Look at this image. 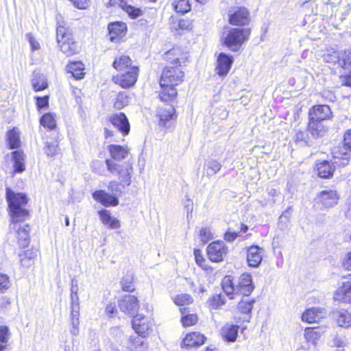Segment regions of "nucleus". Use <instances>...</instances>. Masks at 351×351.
Wrapping results in <instances>:
<instances>
[{"mask_svg":"<svg viewBox=\"0 0 351 351\" xmlns=\"http://www.w3.org/2000/svg\"><path fill=\"white\" fill-rule=\"evenodd\" d=\"M255 300L250 298H243L237 305V309L241 314H245L250 317Z\"/></svg>","mask_w":351,"mask_h":351,"instance_id":"34","label":"nucleus"},{"mask_svg":"<svg viewBox=\"0 0 351 351\" xmlns=\"http://www.w3.org/2000/svg\"><path fill=\"white\" fill-rule=\"evenodd\" d=\"M341 82L345 86H351V74L350 75L343 77L341 78Z\"/></svg>","mask_w":351,"mask_h":351,"instance_id":"64","label":"nucleus"},{"mask_svg":"<svg viewBox=\"0 0 351 351\" xmlns=\"http://www.w3.org/2000/svg\"><path fill=\"white\" fill-rule=\"evenodd\" d=\"M344 145L351 150V129L348 130L344 134Z\"/></svg>","mask_w":351,"mask_h":351,"instance_id":"61","label":"nucleus"},{"mask_svg":"<svg viewBox=\"0 0 351 351\" xmlns=\"http://www.w3.org/2000/svg\"><path fill=\"white\" fill-rule=\"evenodd\" d=\"M341 267L348 271H351V252L347 253L341 261ZM351 278V273L348 274Z\"/></svg>","mask_w":351,"mask_h":351,"instance_id":"53","label":"nucleus"},{"mask_svg":"<svg viewBox=\"0 0 351 351\" xmlns=\"http://www.w3.org/2000/svg\"><path fill=\"white\" fill-rule=\"evenodd\" d=\"M73 5L78 9H86L89 0H70Z\"/></svg>","mask_w":351,"mask_h":351,"instance_id":"59","label":"nucleus"},{"mask_svg":"<svg viewBox=\"0 0 351 351\" xmlns=\"http://www.w3.org/2000/svg\"><path fill=\"white\" fill-rule=\"evenodd\" d=\"M112 66L119 72H123L132 68H138L132 65V61L128 56L121 55L116 57Z\"/></svg>","mask_w":351,"mask_h":351,"instance_id":"25","label":"nucleus"},{"mask_svg":"<svg viewBox=\"0 0 351 351\" xmlns=\"http://www.w3.org/2000/svg\"><path fill=\"white\" fill-rule=\"evenodd\" d=\"M11 304V300L7 296L1 298L0 300V308H7Z\"/></svg>","mask_w":351,"mask_h":351,"instance_id":"63","label":"nucleus"},{"mask_svg":"<svg viewBox=\"0 0 351 351\" xmlns=\"http://www.w3.org/2000/svg\"><path fill=\"white\" fill-rule=\"evenodd\" d=\"M326 315V311L324 308L313 307L307 309L302 315V319L308 323L318 322Z\"/></svg>","mask_w":351,"mask_h":351,"instance_id":"19","label":"nucleus"},{"mask_svg":"<svg viewBox=\"0 0 351 351\" xmlns=\"http://www.w3.org/2000/svg\"><path fill=\"white\" fill-rule=\"evenodd\" d=\"M263 258V250L256 245L251 246L247 250V260L248 265L252 267H258Z\"/></svg>","mask_w":351,"mask_h":351,"instance_id":"23","label":"nucleus"},{"mask_svg":"<svg viewBox=\"0 0 351 351\" xmlns=\"http://www.w3.org/2000/svg\"><path fill=\"white\" fill-rule=\"evenodd\" d=\"M341 66L347 68L348 66H351V52L350 51H345L341 56Z\"/></svg>","mask_w":351,"mask_h":351,"instance_id":"55","label":"nucleus"},{"mask_svg":"<svg viewBox=\"0 0 351 351\" xmlns=\"http://www.w3.org/2000/svg\"><path fill=\"white\" fill-rule=\"evenodd\" d=\"M173 302L176 305L184 306L193 303V300L189 294H179L173 298Z\"/></svg>","mask_w":351,"mask_h":351,"instance_id":"44","label":"nucleus"},{"mask_svg":"<svg viewBox=\"0 0 351 351\" xmlns=\"http://www.w3.org/2000/svg\"><path fill=\"white\" fill-rule=\"evenodd\" d=\"M128 348L130 351H147V344L138 337H131Z\"/></svg>","mask_w":351,"mask_h":351,"instance_id":"36","label":"nucleus"},{"mask_svg":"<svg viewBox=\"0 0 351 351\" xmlns=\"http://www.w3.org/2000/svg\"><path fill=\"white\" fill-rule=\"evenodd\" d=\"M93 197L97 202L106 207L116 206L119 204V199L114 195L106 193L104 190L95 191L93 193Z\"/></svg>","mask_w":351,"mask_h":351,"instance_id":"17","label":"nucleus"},{"mask_svg":"<svg viewBox=\"0 0 351 351\" xmlns=\"http://www.w3.org/2000/svg\"><path fill=\"white\" fill-rule=\"evenodd\" d=\"M308 130L311 135L315 138L322 136L324 132V128L321 121L311 118L308 123Z\"/></svg>","mask_w":351,"mask_h":351,"instance_id":"38","label":"nucleus"},{"mask_svg":"<svg viewBox=\"0 0 351 351\" xmlns=\"http://www.w3.org/2000/svg\"><path fill=\"white\" fill-rule=\"evenodd\" d=\"M132 327L138 335L146 337L151 329L152 323L149 317L138 314L133 318Z\"/></svg>","mask_w":351,"mask_h":351,"instance_id":"12","label":"nucleus"},{"mask_svg":"<svg viewBox=\"0 0 351 351\" xmlns=\"http://www.w3.org/2000/svg\"><path fill=\"white\" fill-rule=\"evenodd\" d=\"M206 337L197 332H193L186 335L182 341V345L185 348H192L199 346L204 343Z\"/></svg>","mask_w":351,"mask_h":351,"instance_id":"24","label":"nucleus"},{"mask_svg":"<svg viewBox=\"0 0 351 351\" xmlns=\"http://www.w3.org/2000/svg\"><path fill=\"white\" fill-rule=\"evenodd\" d=\"M225 303V298L221 294L215 295L210 299V305L212 308H219L224 305Z\"/></svg>","mask_w":351,"mask_h":351,"instance_id":"46","label":"nucleus"},{"mask_svg":"<svg viewBox=\"0 0 351 351\" xmlns=\"http://www.w3.org/2000/svg\"><path fill=\"white\" fill-rule=\"evenodd\" d=\"M111 123L120 131L123 135H128L130 130V125L125 114L119 112L110 117Z\"/></svg>","mask_w":351,"mask_h":351,"instance_id":"16","label":"nucleus"},{"mask_svg":"<svg viewBox=\"0 0 351 351\" xmlns=\"http://www.w3.org/2000/svg\"><path fill=\"white\" fill-rule=\"evenodd\" d=\"M119 307L121 311L133 315L138 309V300L134 295H125L119 301Z\"/></svg>","mask_w":351,"mask_h":351,"instance_id":"14","label":"nucleus"},{"mask_svg":"<svg viewBox=\"0 0 351 351\" xmlns=\"http://www.w3.org/2000/svg\"><path fill=\"white\" fill-rule=\"evenodd\" d=\"M240 232L228 231L224 234V239L227 241H233L237 237H240Z\"/></svg>","mask_w":351,"mask_h":351,"instance_id":"60","label":"nucleus"},{"mask_svg":"<svg viewBox=\"0 0 351 351\" xmlns=\"http://www.w3.org/2000/svg\"><path fill=\"white\" fill-rule=\"evenodd\" d=\"M122 9L132 19H136L143 14V11L141 9L128 5L126 3H125Z\"/></svg>","mask_w":351,"mask_h":351,"instance_id":"45","label":"nucleus"},{"mask_svg":"<svg viewBox=\"0 0 351 351\" xmlns=\"http://www.w3.org/2000/svg\"><path fill=\"white\" fill-rule=\"evenodd\" d=\"M239 326L227 324L221 330L223 338L227 341L234 342L238 335Z\"/></svg>","mask_w":351,"mask_h":351,"instance_id":"29","label":"nucleus"},{"mask_svg":"<svg viewBox=\"0 0 351 351\" xmlns=\"http://www.w3.org/2000/svg\"><path fill=\"white\" fill-rule=\"evenodd\" d=\"M105 164L108 172L118 178V181H110L108 189L112 192L122 193L121 188L129 186L132 183V176L134 173L132 163L129 162L119 163L110 159H106Z\"/></svg>","mask_w":351,"mask_h":351,"instance_id":"2","label":"nucleus"},{"mask_svg":"<svg viewBox=\"0 0 351 351\" xmlns=\"http://www.w3.org/2000/svg\"><path fill=\"white\" fill-rule=\"evenodd\" d=\"M107 150L111 157L110 159L115 162L125 159L130 153V149L127 146L115 144L109 145L107 147Z\"/></svg>","mask_w":351,"mask_h":351,"instance_id":"18","label":"nucleus"},{"mask_svg":"<svg viewBox=\"0 0 351 351\" xmlns=\"http://www.w3.org/2000/svg\"><path fill=\"white\" fill-rule=\"evenodd\" d=\"M36 100V106L39 110L49 106V96L35 97Z\"/></svg>","mask_w":351,"mask_h":351,"instance_id":"54","label":"nucleus"},{"mask_svg":"<svg viewBox=\"0 0 351 351\" xmlns=\"http://www.w3.org/2000/svg\"><path fill=\"white\" fill-rule=\"evenodd\" d=\"M20 134V130L16 128L8 131L6 138L10 149H17L21 146Z\"/></svg>","mask_w":351,"mask_h":351,"instance_id":"31","label":"nucleus"},{"mask_svg":"<svg viewBox=\"0 0 351 351\" xmlns=\"http://www.w3.org/2000/svg\"><path fill=\"white\" fill-rule=\"evenodd\" d=\"M228 248L223 241H214L210 243L206 249L208 258L215 263L223 260L228 253Z\"/></svg>","mask_w":351,"mask_h":351,"instance_id":"9","label":"nucleus"},{"mask_svg":"<svg viewBox=\"0 0 351 351\" xmlns=\"http://www.w3.org/2000/svg\"><path fill=\"white\" fill-rule=\"evenodd\" d=\"M12 283L8 275L0 274V293L6 292L10 287Z\"/></svg>","mask_w":351,"mask_h":351,"instance_id":"47","label":"nucleus"},{"mask_svg":"<svg viewBox=\"0 0 351 351\" xmlns=\"http://www.w3.org/2000/svg\"><path fill=\"white\" fill-rule=\"evenodd\" d=\"M71 307H72V316H74L73 311L75 308V305L78 306L79 304V297L77 294L71 293Z\"/></svg>","mask_w":351,"mask_h":351,"instance_id":"62","label":"nucleus"},{"mask_svg":"<svg viewBox=\"0 0 351 351\" xmlns=\"http://www.w3.org/2000/svg\"><path fill=\"white\" fill-rule=\"evenodd\" d=\"M10 332L9 328L6 326H0V346H6Z\"/></svg>","mask_w":351,"mask_h":351,"instance_id":"49","label":"nucleus"},{"mask_svg":"<svg viewBox=\"0 0 351 351\" xmlns=\"http://www.w3.org/2000/svg\"><path fill=\"white\" fill-rule=\"evenodd\" d=\"M68 73H71L72 76L76 80L82 79L84 75V66L82 62H72L66 66Z\"/></svg>","mask_w":351,"mask_h":351,"instance_id":"30","label":"nucleus"},{"mask_svg":"<svg viewBox=\"0 0 351 351\" xmlns=\"http://www.w3.org/2000/svg\"><path fill=\"white\" fill-rule=\"evenodd\" d=\"M157 115L159 118L158 124L161 127L168 128L176 119V110L170 105H164L158 108Z\"/></svg>","mask_w":351,"mask_h":351,"instance_id":"11","label":"nucleus"},{"mask_svg":"<svg viewBox=\"0 0 351 351\" xmlns=\"http://www.w3.org/2000/svg\"><path fill=\"white\" fill-rule=\"evenodd\" d=\"M233 63V58L230 55H227L225 53H220L217 57V66L215 71L220 76L226 75Z\"/></svg>","mask_w":351,"mask_h":351,"instance_id":"15","label":"nucleus"},{"mask_svg":"<svg viewBox=\"0 0 351 351\" xmlns=\"http://www.w3.org/2000/svg\"><path fill=\"white\" fill-rule=\"evenodd\" d=\"M334 318L341 327L348 328L351 325V315L346 311H339L333 313Z\"/></svg>","mask_w":351,"mask_h":351,"instance_id":"35","label":"nucleus"},{"mask_svg":"<svg viewBox=\"0 0 351 351\" xmlns=\"http://www.w3.org/2000/svg\"><path fill=\"white\" fill-rule=\"evenodd\" d=\"M199 238L203 244L213 239V233L209 228H202L199 231Z\"/></svg>","mask_w":351,"mask_h":351,"instance_id":"51","label":"nucleus"},{"mask_svg":"<svg viewBox=\"0 0 351 351\" xmlns=\"http://www.w3.org/2000/svg\"><path fill=\"white\" fill-rule=\"evenodd\" d=\"M339 196L335 191L325 190L320 192L315 199V205L321 209L330 208L338 202Z\"/></svg>","mask_w":351,"mask_h":351,"instance_id":"10","label":"nucleus"},{"mask_svg":"<svg viewBox=\"0 0 351 351\" xmlns=\"http://www.w3.org/2000/svg\"><path fill=\"white\" fill-rule=\"evenodd\" d=\"M122 289L125 291L132 292L135 289L134 285L132 282V278L130 276H127L121 280Z\"/></svg>","mask_w":351,"mask_h":351,"instance_id":"48","label":"nucleus"},{"mask_svg":"<svg viewBox=\"0 0 351 351\" xmlns=\"http://www.w3.org/2000/svg\"><path fill=\"white\" fill-rule=\"evenodd\" d=\"M138 69L132 68L123 72H119L113 77V82L123 88L133 86L138 78Z\"/></svg>","mask_w":351,"mask_h":351,"instance_id":"8","label":"nucleus"},{"mask_svg":"<svg viewBox=\"0 0 351 351\" xmlns=\"http://www.w3.org/2000/svg\"><path fill=\"white\" fill-rule=\"evenodd\" d=\"M334 299L345 303L351 302V281H346L338 287L334 293Z\"/></svg>","mask_w":351,"mask_h":351,"instance_id":"21","label":"nucleus"},{"mask_svg":"<svg viewBox=\"0 0 351 351\" xmlns=\"http://www.w3.org/2000/svg\"><path fill=\"white\" fill-rule=\"evenodd\" d=\"M40 122L43 127L47 128L50 130L54 129L56 126V118L54 114L52 113H46L43 114Z\"/></svg>","mask_w":351,"mask_h":351,"instance_id":"41","label":"nucleus"},{"mask_svg":"<svg viewBox=\"0 0 351 351\" xmlns=\"http://www.w3.org/2000/svg\"><path fill=\"white\" fill-rule=\"evenodd\" d=\"M166 57L173 66L182 67V64L188 60L189 55L180 47H173L167 52Z\"/></svg>","mask_w":351,"mask_h":351,"instance_id":"13","label":"nucleus"},{"mask_svg":"<svg viewBox=\"0 0 351 351\" xmlns=\"http://www.w3.org/2000/svg\"><path fill=\"white\" fill-rule=\"evenodd\" d=\"M230 23L233 25H244L249 21V12L245 8H237L229 14Z\"/></svg>","mask_w":351,"mask_h":351,"instance_id":"20","label":"nucleus"},{"mask_svg":"<svg viewBox=\"0 0 351 351\" xmlns=\"http://www.w3.org/2000/svg\"><path fill=\"white\" fill-rule=\"evenodd\" d=\"M110 39L111 41H115L117 38H121L125 34L127 26L125 23L117 22L108 25Z\"/></svg>","mask_w":351,"mask_h":351,"instance_id":"26","label":"nucleus"},{"mask_svg":"<svg viewBox=\"0 0 351 351\" xmlns=\"http://www.w3.org/2000/svg\"><path fill=\"white\" fill-rule=\"evenodd\" d=\"M322 335V332L319 328H309L306 329L304 337L307 341L315 344L320 339Z\"/></svg>","mask_w":351,"mask_h":351,"instance_id":"40","label":"nucleus"},{"mask_svg":"<svg viewBox=\"0 0 351 351\" xmlns=\"http://www.w3.org/2000/svg\"><path fill=\"white\" fill-rule=\"evenodd\" d=\"M194 256L195 258V261L197 265H199L200 267L204 266L205 260L202 255V252L199 250H194Z\"/></svg>","mask_w":351,"mask_h":351,"instance_id":"58","label":"nucleus"},{"mask_svg":"<svg viewBox=\"0 0 351 351\" xmlns=\"http://www.w3.org/2000/svg\"><path fill=\"white\" fill-rule=\"evenodd\" d=\"M182 316V323L184 326H191L197 322V316L194 313H189L186 308H180Z\"/></svg>","mask_w":351,"mask_h":351,"instance_id":"37","label":"nucleus"},{"mask_svg":"<svg viewBox=\"0 0 351 351\" xmlns=\"http://www.w3.org/2000/svg\"><path fill=\"white\" fill-rule=\"evenodd\" d=\"M130 103V97L125 93H119L114 101V107L117 109H122L125 106H128Z\"/></svg>","mask_w":351,"mask_h":351,"instance_id":"42","label":"nucleus"},{"mask_svg":"<svg viewBox=\"0 0 351 351\" xmlns=\"http://www.w3.org/2000/svg\"><path fill=\"white\" fill-rule=\"evenodd\" d=\"M332 165L326 160H323L317 165L318 176L323 178H330L335 171L334 165L344 167L349 162L350 156L346 152H343L341 148L336 147L332 150Z\"/></svg>","mask_w":351,"mask_h":351,"instance_id":"5","label":"nucleus"},{"mask_svg":"<svg viewBox=\"0 0 351 351\" xmlns=\"http://www.w3.org/2000/svg\"><path fill=\"white\" fill-rule=\"evenodd\" d=\"M324 60L328 63L335 64L338 63L339 65L341 64L339 54L337 51H333L331 53H328L324 56Z\"/></svg>","mask_w":351,"mask_h":351,"instance_id":"50","label":"nucleus"},{"mask_svg":"<svg viewBox=\"0 0 351 351\" xmlns=\"http://www.w3.org/2000/svg\"><path fill=\"white\" fill-rule=\"evenodd\" d=\"M184 77V72L181 66H167L164 69L160 80L161 100L168 101L177 96L175 86L183 82Z\"/></svg>","mask_w":351,"mask_h":351,"instance_id":"3","label":"nucleus"},{"mask_svg":"<svg viewBox=\"0 0 351 351\" xmlns=\"http://www.w3.org/2000/svg\"><path fill=\"white\" fill-rule=\"evenodd\" d=\"M37 256V251L34 249H28L25 251H21L19 253L21 265L23 267L29 268L34 263V259Z\"/></svg>","mask_w":351,"mask_h":351,"instance_id":"28","label":"nucleus"},{"mask_svg":"<svg viewBox=\"0 0 351 351\" xmlns=\"http://www.w3.org/2000/svg\"><path fill=\"white\" fill-rule=\"evenodd\" d=\"M174 8L177 12L184 14L191 10L190 0H178L174 3Z\"/></svg>","mask_w":351,"mask_h":351,"instance_id":"43","label":"nucleus"},{"mask_svg":"<svg viewBox=\"0 0 351 351\" xmlns=\"http://www.w3.org/2000/svg\"><path fill=\"white\" fill-rule=\"evenodd\" d=\"M221 168V165L216 160H208L204 167L206 173L208 176H213L217 173Z\"/></svg>","mask_w":351,"mask_h":351,"instance_id":"39","label":"nucleus"},{"mask_svg":"<svg viewBox=\"0 0 351 351\" xmlns=\"http://www.w3.org/2000/svg\"><path fill=\"white\" fill-rule=\"evenodd\" d=\"M99 215L102 223L110 229L119 228L121 226L118 219L111 216L110 212L108 210L99 211Z\"/></svg>","mask_w":351,"mask_h":351,"instance_id":"27","label":"nucleus"},{"mask_svg":"<svg viewBox=\"0 0 351 351\" xmlns=\"http://www.w3.org/2000/svg\"><path fill=\"white\" fill-rule=\"evenodd\" d=\"M331 116V110L327 105L315 106L309 112L311 119L320 121L330 119Z\"/></svg>","mask_w":351,"mask_h":351,"instance_id":"22","label":"nucleus"},{"mask_svg":"<svg viewBox=\"0 0 351 351\" xmlns=\"http://www.w3.org/2000/svg\"><path fill=\"white\" fill-rule=\"evenodd\" d=\"M32 84L35 91H40L47 88V77L40 73L34 72L32 80Z\"/></svg>","mask_w":351,"mask_h":351,"instance_id":"33","label":"nucleus"},{"mask_svg":"<svg viewBox=\"0 0 351 351\" xmlns=\"http://www.w3.org/2000/svg\"><path fill=\"white\" fill-rule=\"evenodd\" d=\"M25 36L29 42L32 51H36L40 49V44L33 36L32 34L28 33Z\"/></svg>","mask_w":351,"mask_h":351,"instance_id":"56","label":"nucleus"},{"mask_svg":"<svg viewBox=\"0 0 351 351\" xmlns=\"http://www.w3.org/2000/svg\"><path fill=\"white\" fill-rule=\"evenodd\" d=\"M250 34L249 29L230 28L223 33L221 40L232 51H237Z\"/></svg>","mask_w":351,"mask_h":351,"instance_id":"6","label":"nucleus"},{"mask_svg":"<svg viewBox=\"0 0 351 351\" xmlns=\"http://www.w3.org/2000/svg\"><path fill=\"white\" fill-rule=\"evenodd\" d=\"M56 38L60 49L66 56H70L77 52V46L72 34L60 22L58 23Z\"/></svg>","mask_w":351,"mask_h":351,"instance_id":"7","label":"nucleus"},{"mask_svg":"<svg viewBox=\"0 0 351 351\" xmlns=\"http://www.w3.org/2000/svg\"><path fill=\"white\" fill-rule=\"evenodd\" d=\"M5 199L10 217V232L14 234L20 247H27L30 241V228L24 222L29 217V210L26 208L28 197L23 193L15 192L7 188Z\"/></svg>","mask_w":351,"mask_h":351,"instance_id":"1","label":"nucleus"},{"mask_svg":"<svg viewBox=\"0 0 351 351\" xmlns=\"http://www.w3.org/2000/svg\"><path fill=\"white\" fill-rule=\"evenodd\" d=\"M14 161V172L22 173L25 169V155L22 151L16 150L12 153Z\"/></svg>","mask_w":351,"mask_h":351,"instance_id":"32","label":"nucleus"},{"mask_svg":"<svg viewBox=\"0 0 351 351\" xmlns=\"http://www.w3.org/2000/svg\"><path fill=\"white\" fill-rule=\"evenodd\" d=\"M221 287L230 300L234 299L239 294L248 296L254 289L252 276L249 274H241L237 280L232 276H226L222 280Z\"/></svg>","mask_w":351,"mask_h":351,"instance_id":"4","label":"nucleus"},{"mask_svg":"<svg viewBox=\"0 0 351 351\" xmlns=\"http://www.w3.org/2000/svg\"><path fill=\"white\" fill-rule=\"evenodd\" d=\"M45 152L48 156L53 157L56 156L58 152V147L56 143H47Z\"/></svg>","mask_w":351,"mask_h":351,"instance_id":"52","label":"nucleus"},{"mask_svg":"<svg viewBox=\"0 0 351 351\" xmlns=\"http://www.w3.org/2000/svg\"><path fill=\"white\" fill-rule=\"evenodd\" d=\"M104 4L107 7H121L123 8V5L125 4V1L123 0H104Z\"/></svg>","mask_w":351,"mask_h":351,"instance_id":"57","label":"nucleus"}]
</instances>
